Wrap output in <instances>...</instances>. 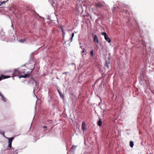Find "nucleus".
Returning <instances> with one entry per match:
<instances>
[{"label":"nucleus","mask_w":154,"mask_h":154,"mask_svg":"<svg viewBox=\"0 0 154 154\" xmlns=\"http://www.w3.org/2000/svg\"><path fill=\"white\" fill-rule=\"evenodd\" d=\"M74 33H73L72 34V37L71 38V41H72V38H73V37H74Z\"/></svg>","instance_id":"a211bd4d"},{"label":"nucleus","mask_w":154,"mask_h":154,"mask_svg":"<svg viewBox=\"0 0 154 154\" xmlns=\"http://www.w3.org/2000/svg\"><path fill=\"white\" fill-rule=\"evenodd\" d=\"M103 5L100 2H98L95 5V6L96 8L102 7Z\"/></svg>","instance_id":"7ed1b4c3"},{"label":"nucleus","mask_w":154,"mask_h":154,"mask_svg":"<svg viewBox=\"0 0 154 154\" xmlns=\"http://www.w3.org/2000/svg\"><path fill=\"white\" fill-rule=\"evenodd\" d=\"M102 124V122L101 121V120L100 119L97 122V125L99 126H101Z\"/></svg>","instance_id":"1a4fd4ad"},{"label":"nucleus","mask_w":154,"mask_h":154,"mask_svg":"<svg viewBox=\"0 0 154 154\" xmlns=\"http://www.w3.org/2000/svg\"><path fill=\"white\" fill-rule=\"evenodd\" d=\"M101 35H103L104 36V37L106 36L107 35L105 32H102L101 33Z\"/></svg>","instance_id":"ddd939ff"},{"label":"nucleus","mask_w":154,"mask_h":154,"mask_svg":"<svg viewBox=\"0 0 154 154\" xmlns=\"http://www.w3.org/2000/svg\"><path fill=\"white\" fill-rule=\"evenodd\" d=\"M42 127L44 128V130H43L44 131H45L46 130V129L47 128V127L46 126H44Z\"/></svg>","instance_id":"2eb2a0df"},{"label":"nucleus","mask_w":154,"mask_h":154,"mask_svg":"<svg viewBox=\"0 0 154 154\" xmlns=\"http://www.w3.org/2000/svg\"><path fill=\"white\" fill-rule=\"evenodd\" d=\"M134 145V142L132 141H130V146L132 148L133 147Z\"/></svg>","instance_id":"9b49d317"},{"label":"nucleus","mask_w":154,"mask_h":154,"mask_svg":"<svg viewBox=\"0 0 154 154\" xmlns=\"http://www.w3.org/2000/svg\"><path fill=\"white\" fill-rule=\"evenodd\" d=\"M104 38H105V39L107 41L108 43H110L111 42V40L110 39L109 37H108V35H107L106 36H105L104 37Z\"/></svg>","instance_id":"423d86ee"},{"label":"nucleus","mask_w":154,"mask_h":154,"mask_svg":"<svg viewBox=\"0 0 154 154\" xmlns=\"http://www.w3.org/2000/svg\"><path fill=\"white\" fill-rule=\"evenodd\" d=\"M2 100L4 101H6V99H5L4 97L3 98H2Z\"/></svg>","instance_id":"5701e85b"},{"label":"nucleus","mask_w":154,"mask_h":154,"mask_svg":"<svg viewBox=\"0 0 154 154\" xmlns=\"http://www.w3.org/2000/svg\"><path fill=\"white\" fill-rule=\"evenodd\" d=\"M90 53L91 55L93 57L94 56V50H92L91 51Z\"/></svg>","instance_id":"4468645a"},{"label":"nucleus","mask_w":154,"mask_h":154,"mask_svg":"<svg viewBox=\"0 0 154 154\" xmlns=\"http://www.w3.org/2000/svg\"><path fill=\"white\" fill-rule=\"evenodd\" d=\"M84 50H83L82 52H81V53L82 54L83 53H84Z\"/></svg>","instance_id":"a878e982"},{"label":"nucleus","mask_w":154,"mask_h":154,"mask_svg":"<svg viewBox=\"0 0 154 154\" xmlns=\"http://www.w3.org/2000/svg\"><path fill=\"white\" fill-rule=\"evenodd\" d=\"M125 12L127 14L128 13V11L127 10H126L125 11Z\"/></svg>","instance_id":"393cba45"},{"label":"nucleus","mask_w":154,"mask_h":154,"mask_svg":"<svg viewBox=\"0 0 154 154\" xmlns=\"http://www.w3.org/2000/svg\"><path fill=\"white\" fill-rule=\"evenodd\" d=\"M20 72L17 69H15L14 70L12 77H13L15 76H19L20 74Z\"/></svg>","instance_id":"f257e3e1"},{"label":"nucleus","mask_w":154,"mask_h":154,"mask_svg":"<svg viewBox=\"0 0 154 154\" xmlns=\"http://www.w3.org/2000/svg\"><path fill=\"white\" fill-rule=\"evenodd\" d=\"M72 147H73V146L71 147V149L72 148Z\"/></svg>","instance_id":"c85d7f7f"},{"label":"nucleus","mask_w":154,"mask_h":154,"mask_svg":"<svg viewBox=\"0 0 154 154\" xmlns=\"http://www.w3.org/2000/svg\"><path fill=\"white\" fill-rule=\"evenodd\" d=\"M93 38V42H96L97 44L99 43V41L97 35H92Z\"/></svg>","instance_id":"f03ea898"},{"label":"nucleus","mask_w":154,"mask_h":154,"mask_svg":"<svg viewBox=\"0 0 154 154\" xmlns=\"http://www.w3.org/2000/svg\"><path fill=\"white\" fill-rule=\"evenodd\" d=\"M29 74H25L24 75L20 76L19 78H26L29 77Z\"/></svg>","instance_id":"6e6552de"},{"label":"nucleus","mask_w":154,"mask_h":154,"mask_svg":"<svg viewBox=\"0 0 154 154\" xmlns=\"http://www.w3.org/2000/svg\"><path fill=\"white\" fill-rule=\"evenodd\" d=\"M26 40V39H21L19 40V42L21 43H23Z\"/></svg>","instance_id":"f8f14e48"},{"label":"nucleus","mask_w":154,"mask_h":154,"mask_svg":"<svg viewBox=\"0 0 154 154\" xmlns=\"http://www.w3.org/2000/svg\"><path fill=\"white\" fill-rule=\"evenodd\" d=\"M110 66V63L109 61H106L105 64V67H106L107 68L109 69Z\"/></svg>","instance_id":"0eeeda50"},{"label":"nucleus","mask_w":154,"mask_h":154,"mask_svg":"<svg viewBox=\"0 0 154 154\" xmlns=\"http://www.w3.org/2000/svg\"><path fill=\"white\" fill-rule=\"evenodd\" d=\"M11 143H8V147H11Z\"/></svg>","instance_id":"412c9836"},{"label":"nucleus","mask_w":154,"mask_h":154,"mask_svg":"<svg viewBox=\"0 0 154 154\" xmlns=\"http://www.w3.org/2000/svg\"><path fill=\"white\" fill-rule=\"evenodd\" d=\"M2 5L1 3L0 2V6H1Z\"/></svg>","instance_id":"cd10ccee"},{"label":"nucleus","mask_w":154,"mask_h":154,"mask_svg":"<svg viewBox=\"0 0 154 154\" xmlns=\"http://www.w3.org/2000/svg\"><path fill=\"white\" fill-rule=\"evenodd\" d=\"M61 29L62 32H63V37H64V35L65 34V33L64 32L63 29V28H61Z\"/></svg>","instance_id":"dca6fc26"},{"label":"nucleus","mask_w":154,"mask_h":154,"mask_svg":"<svg viewBox=\"0 0 154 154\" xmlns=\"http://www.w3.org/2000/svg\"><path fill=\"white\" fill-rule=\"evenodd\" d=\"M8 0H7L6 1H3L2 2H1L2 5V4H5L6 2L8 1Z\"/></svg>","instance_id":"aec40b11"},{"label":"nucleus","mask_w":154,"mask_h":154,"mask_svg":"<svg viewBox=\"0 0 154 154\" xmlns=\"http://www.w3.org/2000/svg\"><path fill=\"white\" fill-rule=\"evenodd\" d=\"M0 96H1L2 98H4V96L2 95L1 93L0 92Z\"/></svg>","instance_id":"b1692460"},{"label":"nucleus","mask_w":154,"mask_h":154,"mask_svg":"<svg viewBox=\"0 0 154 154\" xmlns=\"http://www.w3.org/2000/svg\"><path fill=\"white\" fill-rule=\"evenodd\" d=\"M57 91H58V92L59 93V94H60L61 93L59 89H58V88H57Z\"/></svg>","instance_id":"4be33fe9"},{"label":"nucleus","mask_w":154,"mask_h":154,"mask_svg":"<svg viewBox=\"0 0 154 154\" xmlns=\"http://www.w3.org/2000/svg\"><path fill=\"white\" fill-rule=\"evenodd\" d=\"M60 94V97H61L62 98H64V96L61 93L60 94Z\"/></svg>","instance_id":"f3484780"},{"label":"nucleus","mask_w":154,"mask_h":154,"mask_svg":"<svg viewBox=\"0 0 154 154\" xmlns=\"http://www.w3.org/2000/svg\"><path fill=\"white\" fill-rule=\"evenodd\" d=\"M35 67V64L33 66V67L32 68H31V69H31L32 70L31 71V72L33 70V69H34Z\"/></svg>","instance_id":"6ab92c4d"},{"label":"nucleus","mask_w":154,"mask_h":154,"mask_svg":"<svg viewBox=\"0 0 154 154\" xmlns=\"http://www.w3.org/2000/svg\"><path fill=\"white\" fill-rule=\"evenodd\" d=\"M10 77V76H6L4 75H2L0 76V81L2 79L8 78Z\"/></svg>","instance_id":"20e7f679"},{"label":"nucleus","mask_w":154,"mask_h":154,"mask_svg":"<svg viewBox=\"0 0 154 154\" xmlns=\"http://www.w3.org/2000/svg\"><path fill=\"white\" fill-rule=\"evenodd\" d=\"M86 126L85 123L84 122H82V128L83 130H86Z\"/></svg>","instance_id":"39448f33"},{"label":"nucleus","mask_w":154,"mask_h":154,"mask_svg":"<svg viewBox=\"0 0 154 154\" xmlns=\"http://www.w3.org/2000/svg\"><path fill=\"white\" fill-rule=\"evenodd\" d=\"M68 73V72H65L63 73V74H66V73Z\"/></svg>","instance_id":"bb28decb"},{"label":"nucleus","mask_w":154,"mask_h":154,"mask_svg":"<svg viewBox=\"0 0 154 154\" xmlns=\"http://www.w3.org/2000/svg\"><path fill=\"white\" fill-rule=\"evenodd\" d=\"M14 139L13 137H12L11 138H9L8 139V143H12V141Z\"/></svg>","instance_id":"9d476101"}]
</instances>
